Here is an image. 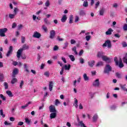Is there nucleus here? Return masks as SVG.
I'll list each match as a JSON object with an SVG mask.
<instances>
[{"label": "nucleus", "mask_w": 127, "mask_h": 127, "mask_svg": "<svg viewBox=\"0 0 127 127\" xmlns=\"http://www.w3.org/2000/svg\"><path fill=\"white\" fill-rule=\"evenodd\" d=\"M15 15H16L15 14H9V18H10V19H13V18L15 17Z\"/></svg>", "instance_id": "obj_34"}, {"label": "nucleus", "mask_w": 127, "mask_h": 127, "mask_svg": "<svg viewBox=\"0 0 127 127\" xmlns=\"http://www.w3.org/2000/svg\"><path fill=\"white\" fill-rule=\"evenodd\" d=\"M17 126H23V122H19L18 123Z\"/></svg>", "instance_id": "obj_63"}, {"label": "nucleus", "mask_w": 127, "mask_h": 127, "mask_svg": "<svg viewBox=\"0 0 127 127\" xmlns=\"http://www.w3.org/2000/svg\"><path fill=\"white\" fill-rule=\"evenodd\" d=\"M70 67H71L70 64H68V66H67V65H64V69L65 70H70Z\"/></svg>", "instance_id": "obj_37"}, {"label": "nucleus", "mask_w": 127, "mask_h": 127, "mask_svg": "<svg viewBox=\"0 0 127 127\" xmlns=\"http://www.w3.org/2000/svg\"><path fill=\"white\" fill-rule=\"evenodd\" d=\"M25 121L26 124H27V125H28L29 126H30V124L31 123V121H30L28 118H25Z\"/></svg>", "instance_id": "obj_26"}, {"label": "nucleus", "mask_w": 127, "mask_h": 127, "mask_svg": "<svg viewBox=\"0 0 127 127\" xmlns=\"http://www.w3.org/2000/svg\"><path fill=\"white\" fill-rule=\"evenodd\" d=\"M78 126H81V127H87V126L85 125V124H84V123H83V121H82L78 123Z\"/></svg>", "instance_id": "obj_30"}, {"label": "nucleus", "mask_w": 127, "mask_h": 127, "mask_svg": "<svg viewBox=\"0 0 127 127\" xmlns=\"http://www.w3.org/2000/svg\"><path fill=\"white\" fill-rule=\"evenodd\" d=\"M49 88L50 91H52V89H53V82H50V84L49 85Z\"/></svg>", "instance_id": "obj_19"}, {"label": "nucleus", "mask_w": 127, "mask_h": 127, "mask_svg": "<svg viewBox=\"0 0 127 127\" xmlns=\"http://www.w3.org/2000/svg\"><path fill=\"white\" fill-rule=\"evenodd\" d=\"M126 86H127L126 84H124V85L120 84V87H121L122 90H123L125 92H127V87H126Z\"/></svg>", "instance_id": "obj_15"}, {"label": "nucleus", "mask_w": 127, "mask_h": 127, "mask_svg": "<svg viewBox=\"0 0 127 127\" xmlns=\"http://www.w3.org/2000/svg\"><path fill=\"white\" fill-rule=\"evenodd\" d=\"M73 22V15H70L69 16V23H72Z\"/></svg>", "instance_id": "obj_41"}, {"label": "nucleus", "mask_w": 127, "mask_h": 127, "mask_svg": "<svg viewBox=\"0 0 127 127\" xmlns=\"http://www.w3.org/2000/svg\"><path fill=\"white\" fill-rule=\"evenodd\" d=\"M123 61L124 63H125V64H127V54H126L125 57L123 58Z\"/></svg>", "instance_id": "obj_24"}, {"label": "nucleus", "mask_w": 127, "mask_h": 127, "mask_svg": "<svg viewBox=\"0 0 127 127\" xmlns=\"http://www.w3.org/2000/svg\"><path fill=\"white\" fill-rule=\"evenodd\" d=\"M12 51H13L12 46H10L9 48V50L6 55L7 57H9L10 55H11V54H12Z\"/></svg>", "instance_id": "obj_11"}, {"label": "nucleus", "mask_w": 127, "mask_h": 127, "mask_svg": "<svg viewBox=\"0 0 127 127\" xmlns=\"http://www.w3.org/2000/svg\"><path fill=\"white\" fill-rule=\"evenodd\" d=\"M83 79H84V81H89V77H88V76H87L86 73H84L83 74Z\"/></svg>", "instance_id": "obj_25"}, {"label": "nucleus", "mask_w": 127, "mask_h": 127, "mask_svg": "<svg viewBox=\"0 0 127 127\" xmlns=\"http://www.w3.org/2000/svg\"><path fill=\"white\" fill-rule=\"evenodd\" d=\"M6 94H7V95H8V96L10 97H13V95H12V93H11V91L9 90L6 91Z\"/></svg>", "instance_id": "obj_21"}, {"label": "nucleus", "mask_w": 127, "mask_h": 127, "mask_svg": "<svg viewBox=\"0 0 127 127\" xmlns=\"http://www.w3.org/2000/svg\"><path fill=\"white\" fill-rule=\"evenodd\" d=\"M95 63H96V62L94 60L89 61L87 62V64L90 68H93L94 67Z\"/></svg>", "instance_id": "obj_7"}, {"label": "nucleus", "mask_w": 127, "mask_h": 127, "mask_svg": "<svg viewBox=\"0 0 127 127\" xmlns=\"http://www.w3.org/2000/svg\"><path fill=\"white\" fill-rule=\"evenodd\" d=\"M85 39L87 41H89L90 39H91V36L90 35L86 36L85 37Z\"/></svg>", "instance_id": "obj_51"}, {"label": "nucleus", "mask_w": 127, "mask_h": 127, "mask_svg": "<svg viewBox=\"0 0 127 127\" xmlns=\"http://www.w3.org/2000/svg\"><path fill=\"white\" fill-rule=\"evenodd\" d=\"M62 22H65L66 20H67V16L66 15H64L62 19H61Z\"/></svg>", "instance_id": "obj_18"}, {"label": "nucleus", "mask_w": 127, "mask_h": 127, "mask_svg": "<svg viewBox=\"0 0 127 127\" xmlns=\"http://www.w3.org/2000/svg\"><path fill=\"white\" fill-rule=\"evenodd\" d=\"M49 110L50 113H57V110H56V109L55 108V106L54 105H51L49 107Z\"/></svg>", "instance_id": "obj_8"}, {"label": "nucleus", "mask_w": 127, "mask_h": 127, "mask_svg": "<svg viewBox=\"0 0 127 127\" xmlns=\"http://www.w3.org/2000/svg\"><path fill=\"white\" fill-rule=\"evenodd\" d=\"M7 31V28H4L3 29H0V36L1 37H4L5 36V32Z\"/></svg>", "instance_id": "obj_5"}, {"label": "nucleus", "mask_w": 127, "mask_h": 127, "mask_svg": "<svg viewBox=\"0 0 127 127\" xmlns=\"http://www.w3.org/2000/svg\"><path fill=\"white\" fill-rule=\"evenodd\" d=\"M103 47H108V48H112V43L110 40H107L102 45Z\"/></svg>", "instance_id": "obj_3"}, {"label": "nucleus", "mask_w": 127, "mask_h": 127, "mask_svg": "<svg viewBox=\"0 0 127 127\" xmlns=\"http://www.w3.org/2000/svg\"><path fill=\"white\" fill-rule=\"evenodd\" d=\"M94 87H100V80L99 79H96L92 84Z\"/></svg>", "instance_id": "obj_9"}, {"label": "nucleus", "mask_w": 127, "mask_h": 127, "mask_svg": "<svg viewBox=\"0 0 127 127\" xmlns=\"http://www.w3.org/2000/svg\"><path fill=\"white\" fill-rule=\"evenodd\" d=\"M98 120V115L95 114L93 117V122H97V120Z\"/></svg>", "instance_id": "obj_28"}, {"label": "nucleus", "mask_w": 127, "mask_h": 127, "mask_svg": "<svg viewBox=\"0 0 127 127\" xmlns=\"http://www.w3.org/2000/svg\"><path fill=\"white\" fill-rule=\"evenodd\" d=\"M115 75L117 78H118V79H122V74L120 73V72H116L115 73Z\"/></svg>", "instance_id": "obj_22"}, {"label": "nucleus", "mask_w": 127, "mask_h": 127, "mask_svg": "<svg viewBox=\"0 0 127 127\" xmlns=\"http://www.w3.org/2000/svg\"><path fill=\"white\" fill-rule=\"evenodd\" d=\"M80 15L84 16L86 15V13L83 10H81L79 12Z\"/></svg>", "instance_id": "obj_47"}, {"label": "nucleus", "mask_w": 127, "mask_h": 127, "mask_svg": "<svg viewBox=\"0 0 127 127\" xmlns=\"http://www.w3.org/2000/svg\"><path fill=\"white\" fill-rule=\"evenodd\" d=\"M54 51H57V50H58L59 49V48L58 47V46H55L54 48Z\"/></svg>", "instance_id": "obj_55"}, {"label": "nucleus", "mask_w": 127, "mask_h": 127, "mask_svg": "<svg viewBox=\"0 0 127 127\" xmlns=\"http://www.w3.org/2000/svg\"><path fill=\"white\" fill-rule=\"evenodd\" d=\"M44 75L45 76H46V77H49V71H46L44 73Z\"/></svg>", "instance_id": "obj_59"}, {"label": "nucleus", "mask_w": 127, "mask_h": 127, "mask_svg": "<svg viewBox=\"0 0 127 127\" xmlns=\"http://www.w3.org/2000/svg\"><path fill=\"white\" fill-rule=\"evenodd\" d=\"M100 5V1H98L95 4V9H97V8H98V6H99Z\"/></svg>", "instance_id": "obj_49"}, {"label": "nucleus", "mask_w": 127, "mask_h": 127, "mask_svg": "<svg viewBox=\"0 0 127 127\" xmlns=\"http://www.w3.org/2000/svg\"><path fill=\"white\" fill-rule=\"evenodd\" d=\"M17 25L16 24V23H13L12 25V28H15Z\"/></svg>", "instance_id": "obj_61"}, {"label": "nucleus", "mask_w": 127, "mask_h": 127, "mask_svg": "<svg viewBox=\"0 0 127 127\" xmlns=\"http://www.w3.org/2000/svg\"><path fill=\"white\" fill-rule=\"evenodd\" d=\"M114 31V30L112 28H109L108 30L105 32L106 35H112V33Z\"/></svg>", "instance_id": "obj_13"}, {"label": "nucleus", "mask_w": 127, "mask_h": 127, "mask_svg": "<svg viewBox=\"0 0 127 127\" xmlns=\"http://www.w3.org/2000/svg\"><path fill=\"white\" fill-rule=\"evenodd\" d=\"M57 116V113H52L50 115V118L51 120H52V119H55Z\"/></svg>", "instance_id": "obj_14"}, {"label": "nucleus", "mask_w": 127, "mask_h": 127, "mask_svg": "<svg viewBox=\"0 0 127 127\" xmlns=\"http://www.w3.org/2000/svg\"><path fill=\"white\" fill-rule=\"evenodd\" d=\"M70 43L71 44H75L76 43V41H75L74 39H71L70 40Z\"/></svg>", "instance_id": "obj_60"}, {"label": "nucleus", "mask_w": 127, "mask_h": 127, "mask_svg": "<svg viewBox=\"0 0 127 127\" xmlns=\"http://www.w3.org/2000/svg\"><path fill=\"white\" fill-rule=\"evenodd\" d=\"M69 45V43H68V42H65L64 43V46L63 47L64 49H66V48H67V47H68V45Z\"/></svg>", "instance_id": "obj_42"}, {"label": "nucleus", "mask_w": 127, "mask_h": 127, "mask_svg": "<svg viewBox=\"0 0 127 127\" xmlns=\"http://www.w3.org/2000/svg\"><path fill=\"white\" fill-rule=\"evenodd\" d=\"M122 46H123V47H127V42H123L122 43Z\"/></svg>", "instance_id": "obj_57"}, {"label": "nucleus", "mask_w": 127, "mask_h": 127, "mask_svg": "<svg viewBox=\"0 0 127 127\" xmlns=\"http://www.w3.org/2000/svg\"><path fill=\"white\" fill-rule=\"evenodd\" d=\"M103 65H104L103 62H98L96 64V67H101V66H103Z\"/></svg>", "instance_id": "obj_17"}, {"label": "nucleus", "mask_w": 127, "mask_h": 127, "mask_svg": "<svg viewBox=\"0 0 127 127\" xmlns=\"http://www.w3.org/2000/svg\"><path fill=\"white\" fill-rule=\"evenodd\" d=\"M4 76L3 74H0V82H3Z\"/></svg>", "instance_id": "obj_36"}, {"label": "nucleus", "mask_w": 127, "mask_h": 127, "mask_svg": "<svg viewBox=\"0 0 127 127\" xmlns=\"http://www.w3.org/2000/svg\"><path fill=\"white\" fill-rule=\"evenodd\" d=\"M56 34V32H55V30H51L50 32L49 38H50V39H54V37H55Z\"/></svg>", "instance_id": "obj_6"}, {"label": "nucleus", "mask_w": 127, "mask_h": 127, "mask_svg": "<svg viewBox=\"0 0 127 127\" xmlns=\"http://www.w3.org/2000/svg\"><path fill=\"white\" fill-rule=\"evenodd\" d=\"M88 5H88V2H87V1H84L83 2V6H84V7H88Z\"/></svg>", "instance_id": "obj_38"}, {"label": "nucleus", "mask_w": 127, "mask_h": 127, "mask_svg": "<svg viewBox=\"0 0 127 127\" xmlns=\"http://www.w3.org/2000/svg\"><path fill=\"white\" fill-rule=\"evenodd\" d=\"M28 49H29V46H28V45L26 44H24V45H23L22 48L19 49L17 52V58L19 59V58H20V57H21V53H22V52L24 50H28Z\"/></svg>", "instance_id": "obj_1"}, {"label": "nucleus", "mask_w": 127, "mask_h": 127, "mask_svg": "<svg viewBox=\"0 0 127 127\" xmlns=\"http://www.w3.org/2000/svg\"><path fill=\"white\" fill-rule=\"evenodd\" d=\"M0 97L1 99H2V100H3V101H5V97H4V96H3V95L2 94H0Z\"/></svg>", "instance_id": "obj_56"}, {"label": "nucleus", "mask_w": 127, "mask_h": 127, "mask_svg": "<svg viewBox=\"0 0 127 127\" xmlns=\"http://www.w3.org/2000/svg\"><path fill=\"white\" fill-rule=\"evenodd\" d=\"M72 50L74 52L75 55H78V52H77V48L76 47L72 48Z\"/></svg>", "instance_id": "obj_29"}, {"label": "nucleus", "mask_w": 127, "mask_h": 127, "mask_svg": "<svg viewBox=\"0 0 127 127\" xmlns=\"http://www.w3.org/2000/svg\"><path fill=\"white\" fill-rule=\"evenodd\" d=\"M33 37L34 38H39L40 37H41V34L38 32H35L33 35Z\"/></svg>", "instance_id": "obj_12"}, {"label": "nucleus", "mask_w": 127, "mask_h": 127, "mask_svg": "<svg viewBox=\"0 0 127 127\" xmlns=\"http://www.w3.org/2000/svg\"><path fill=\"white\" fill-rule=\"evenodd\" d=\"M118 3H115L113 5V7H114L115 8H117L118 7Z\"/></svg>", "instance_id": "obj_64"}, {"label": "nucleus", "mask_w": 127, "mask_h": 127, "mask_svg": "<svg viewBox=\"0 0 127 127\" xmlns=\"http://www.w3.org/2000/svg\"><path fill=\"white\" fill-rule=\"evenodd\" d=\"M16 82H17V79H16L15 78H12L11 81V83L12 84H15V83H16Z\"/></svg>", "instance_id": "obj_32"}, {"label": "nucleus", "mask_w": 127, "mask_h": 127, "mask_svg": "<svg viewBox=\"0 0 127 127\" xmlns=\"http://www.w3.org/2000/svg\"><path fill=\"white\" fill-rule=\"evenodd\" d=\"M74 104H75V108H78V100H77V99L74 98Z\"/></svg>", "instance_id": "obj_44"}, {"label": "nucleus", "mask_w": 127, "mask_h": 127, "mask_svg": "<svg viewBox=\"0 0 127 127\" xmlns=\"http://www.w3.org/2000/svg\"><path fill=\"white\" fill-rule=\"evenodd\" d=\"M42 29L45 31V32H47L48 31L47 27L45 26V25H43L42 26Z\"/></svg>", "instance_id": "obj_33"}, {"label": "nucleus", "mask_w": 127, "mask_h": 127, "mask_svg": "<svg viewBox=\"0 0 127 127\" xmlns=\"http://www.w3.org/2000/svg\"><path fill=\"white\" fill-rule=\"evenodd\" d=\"M78 21H79V16H76L75 19V22H78Z\"/></svg>", "instance_id": "obj_62"}, {"label": "nucleus", "mask_w": 127, "mask_h": 127, "mask_svg": "<svg viewBox=\"0 0 127 127\" xmlns=\"http://www.w3.org/2000/svg\"><path fill=\"white\" fill-rule=\"evenodd\" d=\"M68 57L70 58L71 61H72V62H74V61H75V57H74V56L70 55L68 56Z\"/></svg>", "instance_id": "obj_27"}, {"label": "nucleus", "mask_w": 127, "mask_h": 127, "mask_svg": "<svg viewBox=\"0 0 127 127\" xmlns=\"http://www.w3.org/2000/svg\"><path fill=\"white\" fill-rule=\"evenodd\" d=\"M4 86L5 87V90L8 89V85L7 84V83L4 82Z\"/></svg>", "instance_id": "obj_53"}, {"label": "nucleus", "mask_w": 127, "mask_h": 127, "mask_svg": "<svg viewBox=\"0 0 127 127\" xmlns=\"http://www.w3.org/2000/svg\"><path fill=\"white\" fill-rule=\"evenodd\" d=\"M61 104V102L59 101L58 99H56L55 100V105L56 106H58V105H60Z\"/></svg>", "instance_id": "obj_40"}, {"label": "nucleus", "mask_w": 127, "mask_h": 127, "mask_svg": "<svg viewBox=\"0 0 127 127\" xmlns=\"http://www.w3.org/2000/svg\"><path fill=\"white\" fill-rule=\"evenodd\" d=\"M45 6H49V5H50V2L49 1V0H47L45 3Z\"/></svg>", "instance_id": "obj_46"}, {"label": "nucleus", "mask_w": 127, "mask_h": 127, "mask_svg": "<svg viewBox=\"0 0 127 127\" xmlns=\"http://www.w3.org/2000/svg\"><path fill=\"white\" fill-rule=\"evenodd\" d=\"M123 30L124 31H127V24L125 23L123 26Z\"/></svg>", "instance_id": "obj_48"}, {"label": "nucleus", "mask_w": 127, "mask_h": 127, "mask_svg": "<svg viewBox=\"0 0 127 127\" xmlns=\"http://www.w3.org/2000/svg\"><path fill=\"white\" fill-rule=\"evenodd\" d=\"M105 12V9L104 8L101 9L99 11L100 15H104Z\"/></svg>", "instance_id": "obj_35"}, {"label": "nucleus", "mask_w": 127, "mask_h": 127, "mask_svg": "<svg viewBox=\"0 0 127 127\" xmlns=\"http://www.w3.org/2000/svg\"><path fill=\"white\" fill-rule=\"evenodd\" d=\"M30 104H31V102H29L27 104H26L25 106H21V108L22 109H25L26 108H27V107H28V106L29 105H30Z\"/></svg>", "instance_id": "obj_39"}, {"label": "nucleus", "mask_w": 127, "mask_h": 127, "mask_svg": "<svg viewBox=\"0 0 127 127\" xmlns=\"http://www.w3.org/2000/svg\"><path fill=\"white\" fill-rule=\"evenodd\" d=\"M4 125H5V126H11V125H12V123H8L7 121H5L4 123Z\"/></svg>", "instance_id": "obj_45"}, {"label": "nucleus", "mask_w": 127, "mask_h": 127, "mask_svg": "<svg viewBox=\"0 0 127 127\" xmlns=\"http://www.w3.org/2000/svg\"><path fill=\"white\" fill-rule=\"evenodd\" d=\"M114 61L116 63L117 66H119V68H123L125 65L123 63V60L121 58H120L119 60H118V58L115 57L114 58Z\"/></svg>", "instance_id": "obj_2"}, {"label": "nucleus", "mask_w": 127, "mask_h": 127, "mask_svg": "<svg viewBox=\"0 0 127 127\" xmlns=\"http://www.w3.org/2000/svg\"><path fill=\"white\" fill-rule=\"evenodd\" d=\"M103 56H104V53L103 52H99L97 54V57L98 58H102Z\"/></svg>", "instance_id": "obj_16"}, {"label": "nucleus", "mask_w": 127, "mask_h": 127, "mask_svg": "<svg viewBox=\"0 0 127 127\" xmlns=\"http://www.w3.org/2000/svg\"><path fill=\"white\" fill-rule=\"evenodd\" d=\"M44 22H45V24H47V25H49L51 23L47 18H44Z\"/></svg>", "instance_id": "obj_23"}, {"label": "nucleus", "mask_w": 127, "mask_h": 127, "mask_svg": "<svg viewBox=\"0 0 127 127\" xmlns=\"http://www.w3.org/2000/svg\"><path fill=\"white\" fill-rule=\"evenodd\" d=\"M19 11V9L17 7H15L14 9V14H15L16 15L17 14V12Z\"/></svg>", "instance_id": "obj_31"}, {"label": "nucleus", "mask_w": 127, "mask_h": 127, "mask_svg": "<svg viewBox=\"0 0 127 127\" xmlns=\"http://www.w3.org/2000/svg\"><path fill=\"white\" fill-rule=\"evenodd\" d=\"M19 72V70H18L17 68H15L13 70L12 77L13 78L15 77V75H17Z\"/></svg>", "instance_id": "obj_10"}, {"label": "nucleus", "mask_w": 127, "mask_h": 127, "mask_svg": "<svg viewBox=\"0 0 127 127\" xmlns=\"http://www.w3.org/2000/svg\"><path fill=\"white\" fill-rule=\"evenodd\" d=\"M57 40H59V41H63V40H64V39L63 38H61L60 36L57 37Z\"/></svg>", "instance_id": "obj_58"}, {"label": "nucleus", "mask_w": 127, "mask_h": 127, "mask_svg": "<svg viewBox=\"0 0 127 127\" xmlns=\"http://www.w3.org/2000/svg\"><path fill=\"white\" fill-rule=\"evenodd\" d=\"M0 115L2 117V118H4L5 117V115L3 114V110H0Z\"/></svg>", "instance_id": "obj_43"}, {"label": "nucleus", "mask_w": 127, "mask_h": 127, "mask_svg": "<svg viewBox=\"0 0 127 127\" xmlns=\"http://www.w3.org/2000/svg\"><path fill=\"white\" fill-rule=\"evenodd\" d=\"M111 71H112V67L110 64H107L104 69V73L109 74Z\"/></svg>", "instance_id": "obj_4"}, {"label": "nucleus", "mask_w": 127, "mask_h": 127, "mask_svg": "<svg viewBox=\"0 0 127 127\" xmlns=\"http://www.w3.org/2000/svg\"><path fill=\"white\" fill-rule=\"evenodd\" d=\"M21 42L22 43H24L25 42V37L22 36L21 37Z\"/></svg>", "instance_id": "obj_54"}, {"label": "nucleus", "mask_w": 127, "mask_h": 127, "mask_svg": "<svg viewBox=\"0 0 127 127\" xmlns=\"http://www.w3.org/2000/svg\"><path fill=\"white\" fill-rule=\"evenodd\" d=\"M79 62L81 64H84V59L82 58H79Z\"/></svg>", "instance_id": "obj_50"}, {"label": "nucleus", "mask_w": 127, "mask_h": 127, "mask_svg": "<svg viewBox=\"0 0 127 127\" xmlns=\"http://www.w3.org/2000/svg\"><path fill=\"white\" fill-rule=\"evenodd\" d=\"M102 59L103 60V61H105V62H107V61H109L110 59L108 58V57L103 56L102 58Z\"/></svg>", "instance_id": "obj_20"}, {"label": "nucleus", "mask_w": 127, "mask_h": 127, "mask_svg": "<svg viewBox=\"0 0 127 127\" xmlns=\"http://www.w3.org/2000/svg\"><path fill=\"white\" fill-rule=\"evenodd\" d=\"M24 84V82H23V80H21L20 83V89H22V86H23Z\"/></svg>", "instance_id": "obj_52"}]
</instances>
